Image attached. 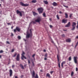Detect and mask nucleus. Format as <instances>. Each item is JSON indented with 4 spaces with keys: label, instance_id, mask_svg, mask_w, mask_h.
I'll return each instance as SVG.
<instances>
[{
    "label": "nucleus",
    "instance_id": "f257e3e1",
    "mask_svg": "<svg viewBox=\"0 0 78 78\" xmlns=\"http://www.w3.org/2000/svg\"><path fill=\"white\" fill-rule=\"evenodd\" d=\"M32 29H30V33H28V30H27V35H26V38H29V37H32V32L31 30Z\"/></svg>",
    "mask_w": 78,
    "mask_h": 78
},
{
    "label": "nucleus",
    "instance_id": "f03ea898",
    "mask_svg": "<svg viewBox=\"0 0 78 78\" xmlns=\"http://www.w3.org/2000/svg\"><path fill=\"white\" fill-rule=\"evenodd\" d=\"M37 10L39 12V14H41L44 11V9L42 8H40L37 9Z\"/></svg>",
    "mask_w": 78,
    "mask_h": 78
},
{
    "label": "nucleus",
    "instance_id": "7ed1b4c3",
    "mask_svg": "<svg viewBox=\"0 0 78 78\" xmlns=\"http://www.w3.org/2000/svg\"><path fill=\"white\" fill-rule=\"evenodd\" d=\"M35 75V72L34 71H33L32 74V76L33 77H35V78H38L39 77H38V76L37 75V74H36V76Z\"/></svg>",
    "mask_w": 78,
    "mask_h": 78
},
{
    "label": "nucleus",
    "instance_id": "20e7f679",
    "mask_svg": "<svg viewBox=\"0 0 78 78\" xmlns=\"http://www.w3.org/2000/svg\"><path fill=\"white\" fill-rule=\"evenodd\" d=\"M41 19H42V18L41 17H39L37 18V19L35 20V21L36 22L40 23V22L41 21Z\"/></svg>",
    "mask_w": 78,
    "mask_h": 78
},
{
    "label": "nucleus",
    "instance_id": "39448f33",
    "mask_svg": "<svg viewBox=\"0 0 78 78\" xmlns=\"http://www.w3.org/2000/svg\"><path fill=\"white\" fill-rule=\"evenodd\" d=\"M24 54H25V52L23 51V53L21 54V55H22L21 59L23 60V58H24L25 59H27V58H26V57L25 56H24Z\"/></svg>",
    "mask_w": 78,
    "mask_h": 78
},
{
    "label": "nucleus",
    "instance_id": "423d86ee",
    "mask_svg": "<svg viewBox=\"0 0 78 78\" xmlns=\"http://www.w3.org/2000/svg\"><path fill=\"white\" fill-rule=\"evenodd\" d=\"M20 4L22 5V6H28V4H25L22 2H20Z\"/></svg>",
    "mask_w": 78,
    "mask_h": 78
},
{
    "label": "nucleus",
    "instance_id": "0eeeda50",
    "mask_svg": "<svg viewBox=\"0 0 78 78\" xmlns=\"http://www.w3.org/2000/svg\"><path fill=\"white\" fill-rule=\"evenodd\" d=\"M16 60L17 61H19L20 60V54H18L16 56Z\"/></svg>",
    "mask_w": 78,
    "mask_h": 78
},
{
    "label": "nucleus",
    "instance_id": "6e6552de",
    "mask_svg": "<svg viewBox=\"0 0 78 78\" xmlns=\"http://www.w3.org/2000/svg\"><path fill=\"white\" fill-rule=\"evenodd\" d=\"M77 59V57H74V62L76 64L77 63V60L76 59Z\"/></svg>",
    "mask_w": 78,
    "mask_h": 78
},
{
    "label": "nucleus",
    "instance_id": "1a4fd4ad",
    "mask_svg": "<svg viewBox=\"0 0 78 78\" xmlns=\"http://www.w3.org/2000/svg\"><path fill=\"white\" fill-rule=\"evenodd\" d=\"M10 76L11 77L12 76V71L11 69H10Z\"/></svg>",
    "mask_w": 78,
    "mask_h": 78
},
{
    "label": "nucleus",
    "instance_id": "9d476101",
    "mask_svg": "<svg viewBox=\"0 0 78 78\" xmlns=\"http://www.w3.org/2000/svg\"><path fill=\"white\" fill-rule=\"evenodd\" d=\"M52 5H53L54 6H58V4L56 2H54L52 3Z\"/></svg>",
    "mask_w": 78,
    "mask_h": 78
},
{
    "label": "nucleus",
    "instance_id": "9b49d317",
    "mask_svg": "<svg viewBox=\"0 0 78 78\" xmlns=\"http://www.w3.org/2000/svg\"><path fill=\"white\" fill-rule=\"evenodd\" d=\"M70 26V22H69L68 24L65 26V27H69Z\"/></svg>",
    "mask_w": 78,
    "mask_h": 78
},
{
    "label": "nucleus",
    "instance_id": "f8f14e48",
    "mask_svg": "<svg viewBox=\"0 0 78 78\" xmlns=\"http://www.w3.org/2000/svg\"><path fill=\"white\" fill-rule=\"evenodd\" d=\"M67 20H62V23H67Z\"/></svg>",
    "mask_w": 78,
    "mask_h": 78
},
{
    "label": "nucleus",
    "instance_id": "ddd939ff",
    "mask_svg": "<svg viewBox=\"0 0 78 78\" xmlns=\"http://www.w3.org/2000/svg\"><path fill=\"white\" fill-rule=\"evenodd\" d=\"M16 30L18 31L19 32L20 31V29L19 28V27H16Z\"/></svg>",
    "mask_w": 78,
    "mask_h": 78
},
{
    "label": "nucleus",
    "instance_id": "4468645a",
    "mask_svg": "<svg viewBox=\"0 0 78 78\" xmlns=\"http://www.w3.org/2000/svg\"><path fill=\"white\" fill-rule=\"evenodd\" d=\"M76 23L75 22H73V24H72V27H75V26H76Z\"/></svg>",
    "mask_w": 78,
    "mask_h": 78
},
{
    "label": "nucleus",
    "instance_id": "2eb2a0df",
    "mask_svg": "<svg viewBox=\"0 0 78 78\" xmlns=\"http://www.w3.org/2000/svg\"><path fill=\"white\" fill-rule=\"evenodd\" d=\"M66 41L67 42H70L71 40H70V39H67L66 40Z\"/></svg>",
    "mask_w": 78,
    "mask_h": 78
},
{
    "label": "nucleus",
    "instance_id": "dca6fc26",
    "mask_svg": "<svg viewBox=\"0 0 78 78\" xmlns=\"http://www.w3.org/2000/svg\"><path fill=\"white\" fill-rule=\"evenodd\" d=\"M43 2H44L46 5H48V2L46 1H44Z\"/></svg>",
    "mask_w": 78,
    "mask_h": 78
},
{
    "label": "nucleus",
    "instance_id": "f3484780",
    "mask_svg": "<svg viewBox=\"0 0 78 78\" xmlns=\"http://www.w3.org/2000/svg\"><path fill=\"white\" fill-rule=\"evenodd\" d=\"M20 66H21V68L22 69H24V67H23V66L22 65V64H20Z\"/></svg>",
    "mask_w": 78,
    "mask_h": 78
},
{
    "label": "nucleus",
    "instance_id": "a211bd4d",
    "mask_svg": "<svg viewBox=\"0 0 78 78\" xmlns=\"http://www.w3.org/2000/svg\"><path fill=\"white\" fill-rule=\"evenodd\" d=\"M65 63V62H62L61 64V66L62 67H63V65H64V64Z\"/></svg>",
    "mask_w": 78,
    "mask_h": 78
},
{
    "label": "nucleus",
    "instance_id": "6ab92c4d",
    "mask_svg": "<svg viewBox=\"0 0 78 78\" xmlns=\"http://www.w3.org/2000/svg\"><path fill=\"white\" fill-rule=\"evenodd\" d=\"M65 15L66 18H68V15H67V13H65Z\"/></svg>",
    "mask_w": 78,
    "mask_h": 78
},
{
    "label": "nucleus",
    "instance_id": "aec40b11",
    "mask_svg": "<svg viewBox=\"0 0 78 78\" xmlns=\"http://www.w3.org/2000/svg\"><path fill=\"white\" fill-rule=\"evenodd\" d=\"M33 14H34V16H36V15H38V14L35 12H33Z\"/></svg>",
    "mask_w": 78,
    "mask_h": 78
},
{
    "label": "nucleus",
    "instance_id": "412c9836",
    "mask_svg": "<svg viewBox=\"0 0 78 78\" xmlns=\"http://www.w3.org/2000/svg\"><path fill=\"white\" fill-rule=\"evenodd\" d=\"M32 3H36L37 2V1L36 0H33L31 2Z\"/></svg>",
    "mask_w": 78,
    "mask_h": 78
},
{
    "label": "nucleus",
    "instance_id": "4be33fe9",
    "mask_svg": "<svg viewBox=\"0 0 78 78\" xmlns=\"http://www.w3.org/2000/svg\"><path fill=\"white\" fill-rule=\"evenodd\" d=\"M21 12L20 11H19V10H17L16 11V12L17 14H20V13Z\"/></svg>",
    "mask_w": 78,
    "mask_h": 78
},
{
    "label": "nucleus",
    "instance_id": "5701e85b",
    "mask_svg": "<svg viewBox=\"0 0 78 78\" xmlns=\"http://www.w3.org/2000/svg\"><path fill=\"white\" fill-rule=\"evenodd\" d=\"M43 15L44 17H46V15H45V13H43Z\"/></svg>",
    "mask_w": 78,
    "mask_h": 78
},
{
    "label": "nucleus",
    "instance_id": "b1692460",
    "mask_svg": "<svg viewBox=\"0 0 78 78\" xmlns=\"http://www.w3.org/2000/svg\"><path fill=\"white\" fill-rule=\"evenodd\" d=\"M46 76H48V77H50V75L49 73H47L46 74Z\"/></svg>",
    "mask_w": 78,
    "mask_h": 78
},
{
    "label": "nucleus",
    "instance_id": "393cba45",
    "mask_svg": "<svg viewBox=\"0 0 78 78\" xmlns=\"http://www.w3.org/2000/svg\"><path fill=\"white\" fill-rule=\"evenodd\" d=\"M74 73H73V72H72L71 73V76H73V74Z\"/></svg>",
    "mask_w": 78,
    "mask_h": 78
},
{
    "label": "nucleus",
    "instance_id": "a878e982",
    "mask_svg": "<svg viewBox=\"0 0 78 78\" xmlns=\"http://www.w3.org/2000/svg\"><path fill=\"white\" fill-rule=\"evenodd\" d=\"M48 54H47V53H46L45 54L44 56L45 57V58H47V56H48Z\"/></svg>",
    "mask_w": 78,
    "mask_h": 78
},
{
    "label": "nucleus",
    "instance_id": "bb28decb",
    "mask_svg": "<svg viewBox=\"0 0 78 78\" xmlns=\"http://www.w3.org/2000/svg\"><path fill=\"white\" fill-rule=\"evenodd\" d=\"M73 28L71 30H75V27H73Z\"/></svg>",
    "mask_w": 78,
    "mask_h": 78
},
{
    "label": "nucleus",
    "instance_id": "cd10ccee",
    "mask_svg": "<svg viewBox=\"0 0 78 78\" xmlns=\"http://www.w3.org/2000/svg\"><path fill=\"white\" fill-rule=\"evenodd\" d=\"M57 59L58 62H59V57H58V55H57Z\"/></svg>",
    "mask_w": 78,
    "mask_h": 78
},
{
    "label": "nucleus",
    "instance_id": "c85d7f7f",
    "mask_svg": "<svg viewBox=\"0 0 78 78\" xmlns=\"http://www.w3.org/2000/svg\"><path fill=\"white\" fill-rule=\"evenodd\" d=\"M56 17H57V19H59V16H58V15H57L56 16Z\"/></svg>",
    "mask_w": 78,
    "mask_h": 78
},
{
    "label": "nucleus",
    "instance_id": "c756f323",
    "mask_svg": "<svg viewBox=\"0 0 78 78\" xmlns=\"http://www.w3.org/2000/svg\"><path fill=\"white\" fill-rule=\"evenodd\" d=\"M71 59H72V58H71V57H70L69 58V61H71Z\"/></svg>",
    "mask_w": 78,
    "mask_h": 78
},
{
    "label": "nucleus",
    "instance_id": "7c9ffc66",
    "mask_svg": "<svg viewBox=\"0 0 78 78\" xmlns=\"http://www.w3.org/2000/svg\"><path fill=\"white\" fill-rule=\"evenodd\" d=\"M63 6H64V7H66V8H68V6H66V5H63Z\"/></svg>",
    "mask_w": 78,
    "mask_h": 78
},
{
    "label": "nucleus",
    "instance_id": "2f4dec72",
    "mask_svg": "<svg viewBox=\"0 0 78 78\" xmlns=\"http://www.w3.org/2000/svg\"><path fill=\"white\" fill-rule=\"evenodd\" d=\"M20 16H21V17H22V12H21L20 13Z\"/></svg>",
    "mask_w": 78,
    "mask_h": 78
},
{
    "label": "nucleus",
    "instance_id": "473e14b6",
    "mask_svg": "<svg viewBox=\"0 0 78 78\" xmlns=\"http://www.w3.org/2000/svg\"><path fill=\"white\" fill-rule=\"evenodd\" d=\"M28 63L29 64H30V60L28 59Z\"/></svg>",
    "mask_w": 78,
    "mask_h": 78
},
{
    "label": "nucleus",
    "instance_id": "72a5a7b5",
    "mask_svg": "<svg viewBox=\"0 0 78 78\" xmlns=\"http://www.w3.org/2000/svg\"><path fill=\"white\" fill-rule=\"evenodd\" d=\"M16 55H17V53H16L13 56V57H15V56H16Z\"/></svg>",
    "mask_w": 78,
    "mask_h": 78
},
{
    "label": "nucleus",
    "instance_id": "f704fd0d",
    "mask_svg": "<svg viewBox=\"0 0 78 78\" xmlns=\"http://www.w3.org/2000/svg\"><path fill=\"white\" fill-rule=\"evenodd\" d=\"M18 38L19 39H21V37L20 36H18Z\"/></svg>",
    "mask_w": 78,
    "mask_h": 78
},
{
    "label": "nucleus",
    "instance_id": "c9c22d12",
    "mask_svg": "<svg viewBox=\"0 0 78 78\" xmlns=\"http://www.w3.org/2000/svg\"><path fill=\"white\" fill-rule=\"evenodd\" d=\"M14 31L15 33V32H16V31H17V29H16H16H15L14 30Z\"/></svg>",
    "mask_w": 78,
    "mask_h": 78
},
{
    "label": "nucleus",
    "instance_id": "e433bc0d",
    "mask_svg": "<svg viewBox=\"0 0 78 78\" xmlns=\"http://www.w3.org/2000/svg\"><path fill=\"white\" fill-rule=\"evenodd\" d=\"M72 14H71L69 15V17L70 18H71L72 17Z\"/></svg>",
    "mask_w": 78,
    "mask_h": 78
},
{
    "label": "nucleus",
    "instance_id": "4c0bfd02",
    "mask_svg": "<svg viewBox=\"0 0 78 78\" xmlns=\"http://www.w3.org/2000/svg\"><path fill=\"white\" fill-rule=\"evenodd\" d=\"M78 69L77 68H76V72H77L78 71Z\"/></svg>",
    "mask_w": 78,
    "mask_h": 78
},
{
    "label": "nucleus",
    "instance_id": "58836bf2",
    "mask_svg": "<svg viewBox=\"0 0 78 78\" xmlns=\"http://www.w3.org/2000/svg\"><path fill=\"white\" fill-rule=\"evenodd\" d=\"M14 67H15V65H13L12 66V68H14Z\"/></svg>",
    "mask_w": 78,
    "mask_h": 78
},
{
    "label": "nucleus",
    "instance_id": "ea45409f",
    "mask_svg": "<svg viewBox=\"0 0 78 78\" xmlns=\"http://www.w3.org/2000/svg\"><path fill=\"white\" fill-rule=\"evenodd\" d=\"M3 51L2 50H1L0 51V53H3Z\"/></svg>",
    "mask_w": 78,
    "mask_h": 78
},
{
    "label": "nucleus",
    "instance_id": "a19ab883",
    "mask_svg": "<svg viewBox=\"0 0 78 78\" xmlns=\"http://www.w3.org/2000/svg\"><path fill=\"white\" fill-rule=\"evenodd\" d=\"M7 44H10V43H9V42L8 41H6Z\"/></svg>",
    "mask_w": 78,
    "mask_h": 78
},
{
    "label": "nucleus",
    "instance_id": "79ce46f5",
    "mask_svg": "<svg viewBox=\"0 0 78 78\" xmlns=\"http://www.w3.org/2000/svg\"><path fill=\"white\" fill-rule=\"evenodd\" d=\"M35 56V54H34L33 55H32V57L33 58H34V56Z\"/></svg>",
    "mask_w": 78,
    "mask_h": 78
},
{
    "label": "nucleus",
    "instance_id": "37998d69",
    "mask_svg": "<svg viewBox=\"0 0 78 78\" xmlns=\"http://www.w3.org/2000/svg\"><path fill=\"white\" fill-rule=\"evenodd\" d=\"M53 73V71L50 72V73H51V74H52V73Z\"/></svg>",
    "mask_w": 78,
    "mask_h": 78
},
{
    "label": "nucleus",
    "instance_id": "c03bdc74",
    "mask_svg": "<svg viewBox=\"0 0 78 78\" xmlns=\"http://www.w3.org/2000/svg\"><path fill=\"white\" fill-rule=\"evenodd\" d=\"M44 60H45V61H46V60L47 59V58L46 57H45L44 58Z\"/></svg>",
    "mask_w": 78,
    "mask_h": 78
},
{
    "label": "nucleus",
    "instance_id": "a18cd8bd",
    "mask_svg": "<svg viewBox=\"0 0 78 78\" xmlns=\"http://www.w3.org/2000/svg\"><path fill=\"white\" fill-rule=\"evenodd\" d=\"M11 34L12 36H14V34L12 33H11Z\"/></svg>",
    "mask_w": 78,
    "mask_h": 78
},
{
    "label": "nucleus",
    "instance_id": "49530a36",
    "mask_svg": "<svg viewBox=\"0 0 78 78\" xmlns=\"http://www.w3.org/2000/svg\"><path fill=\"white\" fill-rule=\"evenodd\" d=\"M58 67L59 68L60 67V63H58Z\"/></svg>",
    "mask_w": 78,
    "mask_h": 78
},
{
    "label": "nucleus",
    "instance_id": "de8ad7c7",
    "mask_svg": "<svg viewBox=\"0 0 78 78\" xmlns=\"http://www.w3.org/2000/svg\"><path fill=\"white\" fill-rule=\"evenodd\" d=\"M14 51V49H12V52H13Z\"/></svg>",
    "mask_w": 78,
    "mask_h": 78
},
{
    "label": "nucleus",
    "instance_id": "09e8293b",
    "mask_svg": "<svg viewBox=\"0 0 78 78\" xmlns=\"http://www.w3.org/2000/svg\"><path fill=\"white\" fill-rule=\"evenodd\" d=\"M53 26H52L51 25H50V28H52Z\"/></svg>",
    "mask_w": 78,
    "mask_h": 78
},
{
    "label": "nucleus",
    "instance_id": "8fccbe9b",
    "mask_svg": "<svg viewBox=\"0 0 78 78\" xmlns=\"http://www.w3.org/2000/svg\"><path fill=\"white\" fill-rule=\"evenodd\" d=\"M43 51H44V52H46V50H45V49H44Z\"/></svg>",
    "mask_w": 78,
    "mask_h": 78
},
{
    "label": "nucleus",
    "instance_id": "3c124183",
    "mask_svg": "<svg viewBox=\"0 0 78 78\" xmlns=\"http://www.w3.org/2000/svg\"><path fill=\"white\" fill-rule=\"evenodd\" d=\"M76 39H78V36L76 37Z\"/></svg>",
    "mask_w": 78,
    "mask_h": 78
},
{
    "label": "nucleus",
    "instance_id": "603ef678",
    "mask_svg": "<svg viewBox=\"0 0 78 78\" xmlns=\"http://www.w3.org/2000/svg\"><path fill=\"white\" fill-rule=\"evenodd\" d=\"M23 75H22L21 76V77L23 78Z\"/></svg>",
    "mask_w": 78,
    "mask_h": 78
},
{
    "label": "nucleus",
    "instance_id": "864d4df0",
    "mask_svg": "<svg viewBox=\"0 0 78 78\" xmlns=\"http://www.w3.org/2000/svg\"><path fill=\"white\" fill-rule=\"evenodd\" d=\"M59 14H62V12H61V11H60L59 12Z\"/></svg>",
    "mask_w": 78,
    "mask_h": 78
},
{
    "label": "nucleus",
    "instance_id": "5fc2aeb1",
    "mask_svg": "<svg viewBox=\"0 0 78 78\" xmlns=\"http://www.w3.org/2000/svg\"><path fill=\"white\" fill-rule=\"evenodd\" d=\"M7 24H8V25H11V24H10V23H7Z\"/></svg>",
    "mask_w": 78,
    "mask_h": 78
},
{
    "label": "nucleus",
    "instance_id": "6e6d98bb",
    "mask_svg": "<svg viewBox=\"0 0 78 78\" xmlns=\"http://www.w3.org/2000/svg\"><path fill=\"white\" fill-rule=\"evenodd\" d=\"M62 37H64V34L62 35Z\"/></svg>",
    "mask_w": 78,
    "mask_h": 78
},
{
    "label": "nucleus",
    "instance_id": "4d7b16f0",
    "mask_svg": "<svg viewBox=\"0 0 78 78\" xmlns=\"http://www.w3.org/2000/svg\"><path fill=\"white\" fill-rule=\"evenodd\" d=\"M78 44H77V43H76V45H75V47H76V46L78 45Z\"/></svg>",
    "mask_w": 78,
    "mask_h": 78
},
{
    "label": "nucleus",
    "instance_id": "13d9d810",
    "mask_svg": "<svg viewBox=\"0 0 78 78\" xmlns=\"http://www.w3.org/2000/svg\"><path fill=\"white\" fill-rule=\"evenodd\" d=\"M49 20L51 21V18H49Z\"/></svg>",
    "mask_w": 78,
    "mask_h": 78
},
{
    "label": "nucleus",
    "instance_id": "bf43d9fd",
    "mask_svg": "<svg viewBox=\"0 0 78 78\" xmlns=\"http://www.w3.org/2000/svg\"><path fill=\"white\" fill-rule=\"evenodd\" d=\"M32 64H33V66H34V62H32Z\"/></svg>",
    "mask_w": 78,
    "mask_h": 78
},
{
    "label": "nucleus",
    "instance_id": "052dcab7",
    "mask_svg": "<svg viewBox=\"0 0 78 78\" xmlns=\"http://www.w3.org/2000/svg\"><path fill=\"white\" fill-rule=\"evenodd\" d=\"M33 23H36V22L34 21L33 22Z\"/></svg>",
    "mask_w": 78,
    "mask_h": 78
},
{
    "label": "nucleus",
    "instance_id": "680f3d73",
    "mask_svg": "<svg viewBox=\"0 0 78 78\" xmlns=\"http://www.w3.org/2000/svg\"><path fill=\"white\" fill-rule=\"evenodd\" d=\"M15 78H18V77H17V76H15Z\"/></svg>",
    "mask_w": 78,
    "mask_h": 78
},
{
    "label": "nucleus",
    "instance_id": "e2e57ef3",
    "mask_svg": "<svg viewBox=\"0 0 78 78\" xmlns=\"http://www.w3.org/2000/svg\"><path fill=\"white\" fill-rule=\"evenodd\" d=\"M23 39L24 41H26V40H25V39Z\"/></svg>",
    "mask_w": 78,
    "mask_h": 78
},
{
    "label": "nucleus",
    "instance_id": "0e129e2a",
    "mask_svg": "<svg viewBox=\"0 0 78 78\" xmlns=\"http://www.w3.org/2000/svg\"><path fill=\"white\" fill-rule=\"evenodd\" d=\"M1 57H2V55H0V58H1Z\"/></svg>",
    "mask_w": 78,
    "mask_h": 78
},
{
    "label": "nucleus",
    "instance_id": "69168bd1",
    "mask_svg": "<svg viewBox=\"0 0 78 78\" xmlns=\"http://www.w3.org/2000/svg\"><path fill=\"white\" fill-rule=\"evenodd\" d=\"M13 27H11V29H13Z\"/></svg>",
    "mask_w": 78,
    "mask_h": 78
},
{
    "label": "nucleus",
    "instance_id": "338daca9",
    "mask_svg": "<svg viewBox=\"0 0 78 78\" xmlns=\"http://www.w3.org/2000/svg\"><path fill=\"white\" fill-rule=\"evenodd\" d=\"M0 6H1V4H0Z\"/></svg>",
    "mask_w": 78,
    "mask_h": 78
},
{
    "label": "nucleus",
    "instance_id": "774afa93",
    "mask_svg": "<svg viewBox=\"0 0 78 78\" xmlns=\"http://www.w3.org/2000/svg\"><path fill=\"white\" fill-rule=\"evenodd\" d=\"M72 78H76V77H74Z\"/></svg>",
    "mask_w": 78,
    "mask_h": 78
}]
</instances>
